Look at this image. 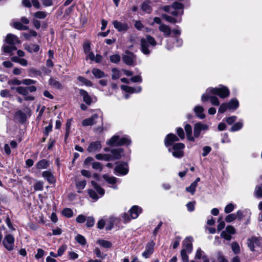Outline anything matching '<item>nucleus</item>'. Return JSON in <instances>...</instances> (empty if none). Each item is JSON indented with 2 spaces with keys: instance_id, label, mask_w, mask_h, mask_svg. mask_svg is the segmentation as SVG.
<instances>
[{
  "instance_id": "nucleus-32",
  "label": "nucleus",
  "mask_w": 262,
  "mask_h": 262,
  "mask_svg": "<svg viewBox=\"0 0 262 262\" xmlns=\"http://www.w3.org/2000/svg\"><path fill=\"white\" fill-rule=\"evenodd\" d=\"M131 143V141L129 137L127 136H123L120 137V141L119 146L126 145H128Z\"/></svg>"
},
{
  "instance_id": "nucleus-17",
  "label": "nucleus",
  "mask_w": 262,
  "mask_h": 262,
  "mask_svg": "<svg viewBox=\"0 0 262 262\" xmlns=\"http://www.w3.org/2000/svg\"><path fill=\"white\" fill-rule=\"evenodd\" d=\"M123 154V149L118 148L111 150V160L120 159Z\"/></svg>"
},
{
  "instance_id": "nucleus-2",
  "label": "nucleus",
  "mask_w": 262,
  "mask_h": 262,
  "mask_svg": "<svg viewBox=\"0 0 262 262\" xmlns=\"http://www.w3.org/2000/svg\"><path fill=\"white\" fill-rule=\"evenodd\" d=\"M157 43L155 38L147 35L140 40L141 51L145 55H149L151 52L152 48L157 45Z\"/></svg>"
},
{
  "instance_id": "nucleus-11",
  "label": "nucleus",
  "mask_w": 262,
  "mask_h": 262,
  "mask_svg": "<svg viewBox=\"0 0 262 262\" xmlns=\"http://www.w3.org/2000/svg\"><path fill=\"white\" fill-rule=\"evenodd\" d=\"M135 55L128 51H126L124 55L122 57L123 61L127 64H133L135 60Z\"/></svg>"
},
{
  "instance_id": "nucleus-1",
  "label": "nucleus",
  "mask_w": 262,
  "mask_h": 262,
  "mask_svg": "<svg viewBox=\"0 0 262 262\" xmlns=\"http://www.w3.org/2000/svg\"><path fill=\"white\" fill-rule=\"evenodd\" d=\"M247 245L249 250L257 254L262 252V237L252 236L247 239Z\"/></svg>"
},
{
  "instance_id": "nucleus-27",
  "label": "nucleus",
  "mask_w": 262,
  "mask_h": 262,
  "mask_svg": "<svg viewBox=\"0 0 262 262\" xmlns=\"http://www.w3.org/2000/svg\"><path fill=\"white\" fill-rule=\"evenodd\" d=\"M119 141L120 137L114 135L107 142V144L111 146H119Z\"/></svg>"
},
{
  "instance_id": "nucleus-52",
  "label": "nucleus",
  "mask_w": 262,
  "mask_h": 262,
  "mask_svg": "<svg viewBox=\"0 0 262 262\" xmlns=\"http://www.w3.org/2000/svg\"><path fill=\"white\" fill-rule=\"evenodd\" d=\"M196 186L195 183H192L189 187L186 188V190L190 192L191 194H193L195 191Z\"/></svg>"
},
{
  "instance_id": "nucleus-16",
  "label": "nucleus",
  "mask_w": 262,
  "mask_h": 262,
  "mask_svg": "<svg viewBox=\"0 0 262 262\" xmlns=\"http://www.w3.org/2000/svg\"><path fill=\"white\" fill-rule=\"evenodd\" d=\"M101 148L100 142L95 141L92 142L88 147V151L90 152H95L99 151Z\"/></svg>"
},
{
  "instance_id": "nucleus-5",
  "label": "nucleus",
  "mask_w": 262,
  "mask_h": 262,
  "mask_svg": "<svg viewBox=\"0 0 262 262\" xmlns=\"http://www.w3.org/2000/svg\"><path fill=\"white\" fill-rule=\"evenodd\" d=\"M209 125L201 122L196 123L193 127V135L195 138L200 136L201 132H206L209 129Z\"/></svg>"
},
{
  "instance_id": "nucleus-19",
  "label": "nucleus",
  "mask_w": 262,
  "mask_h": 262,
  "mask_svg": "<svg viewBox=\"0 0 262 262\" xmlns=\"http://www.w3.org/2000/svg\"><path fill=\"white\" fill-rule=\"evenodd\" d=\"M79 94L82 97L83 101L88 105H90L93 102V98L87 92L83 90H79Z\"/></svg>"
},
{
  "instance_id": "nucleus-6",
  "label": "nucleus",
  "mask_w": 262,
  "mask_h": 262,
  "mask_svg": "<svg viewBox=\"0 0 262 262\" xmlns=\"http://www.w3.org/2000/svg\"><path fill=\"white\" fill-rule=\"evenodd\" d=\"M214 95V94H213L208 93L207 89L206 92L202 95L201 100L202 102H204L209 100L212 105L219 106L220 105L219 100L216 97L213 96Z\"/></svg>"
},
{
  "instance_id": "nucleus-59",
  "label": "nucleus",
  "mask_w": 262,
  "mask_h": 262,
  "mask_svg": "<svg viewBox=\"0 0 262 262\" xmlns=\"http://www.w3.org/2000/svg\"><path fill=\"white\" fill-rule=\"evenodd\" d=\"M231 234L228 233L227 231L224 230L222 232L221 234V236L222 238H225L226 240L230 241L231 239Z\"/></svg>"
},
{
  "instance_id": "nucleus-13",
  "label": "nucleus",
  "mask_w": 262,
  "mask_h": 262,
  "mask_svg": "<svg viewBox=\"0 0 262 262\" xmlns=\"http://www.w3.org/2000/svg\"><path fill=\"white\" fill-rule=\"evenodd\" d=\"M192 237H187L183 241V248L182 250H184L188 253H191L192 250Z\"/></svg>"
},
{
  "instance_id": "nucleus-45",
  "label": "nucleus",
  "mask_w": 262,
  "mask_h": 262,
  "mask_svg": "<svg viewBox=\"0 0 262 262\" xmlns=\"http://www.w3.org/2000/svg\"><path fill=\"white\" fill-rule=\"evenodd\" d=\"M254 193L256 197L262 198V184L260 186H256Z\"/></svg>"
},
{
  "instance_id": "nucleus-58",
  "label": "nucleus",
  "mask_w": 262,
  "mask_h": 262,
  "mask_svg": "<svg viewBox=\"0 0 262 262\" xmlns=\"http://www.w3.org/2000/svg\"><path fill=\"white\" fill-rule=\"evenodd\" d=\"M92 166V168L96 170L101 171L102 169V166L101 163L98 162H93Z\"/></svg>"
},
{
  "instance_id": "nucleus-21",
  "label": "nucleus",
  "mask_w": 262,
  "mask_h": 262,
  "mask_svg": "<svg viewBox=\"0 0 262 262\" xmlns=\"http://www.w3.org/2000/svg\"><path fill=\"white\" fill-rule=\"evenodd\" d=\"M121 88L123 91L129 93H139L142 90V88L140 86L137 88H132L126 85H122Z\"/></svg>"
},
{
  "instance_id": "nucleus-29",
  "label": "nucleus",
  "mask_w": 262,
  "mask_h": 262,
  "mask_svg": "<svg viewBox=\"0 0 262 262\" xmlns=\"http://www.w3.org/2000/svg\"><path fill=\"white\" fill-rule=\"evenodd\" d=\"M36 168L38 169H42L47 168L49 166L48 162L45 160L43 159L39 161L36 165Z\"/></svg>"
},
{
  "instance_id": "nucleus-63",
  "label": "nucleus",
  "mask_w": 262,
  "mask_h": 262,
  "mask_svg": "<svg viewBox=\"0 0 262 262\" xmlns=\"http://www.w3.org/2000/svg\"><path fill=\"white\" fill-rule=\"evenodd\" d=\"M227 109H229L227 103H224L220 105L218 112L220 113H224Z\"/></svg>"
},
{
  "instance_id": "nucleus-28",
  "label": "nucleus",
  "mask_w": 262,
  "mask_h": 262,
  "mask_svg": "<svg viewBox=\"0 0 262 262\" xmlns=\"http://www.w3.org/2000/svg\"><path fill=\"white\" fill-rule=\"evenodd\" d=\"M228 108L231 110H235L239 106V103L236 99H232L228 103Z\"/></svg>"
},
{
  "instance_id": "nucleus-54",
  "label": "nucleus",
  "mask_w": 262,
  "mask_h": 262,
  "mask_svg": "<svg viewBox=\"0 0 262 262\" xmlns=\"http://www.w3.org/2000/svg\"><path fill=\"white\" fill-rule=\"evenodd\" d=\"M187 252L184 250H182L181 251V256L183 262H188V256L187 255Z\"/></svg>"
},
{
  "instance_id": "nucleus-64",
  "label": "nucleus",
  "mask_w": 262,
  "mask_h": 262,
  "mask_svg": "<svg viewBox=\"0 0 262 262\" xmlns=\"http://www.w3.org/2000/svg\"><path fill=\"white\" fill-rule=\"evenodd\" d=\"M88 193H89L90 197L92 199H93L95 201H96L98 199V195L94 190H93L92 189H89L88 190Z\"/></svg>"
},
{
  "instance_id": "nucleus-43",
  "label": "nucleus",
  "mask_w": 262,
  "mask_h": 262,
  "mask_svg": "<svg viewBox=\"0 0 262 262\" xmlns=\"http://www.w3.org/2000/svg\"><path fill=\"white\" fill-rule=\"evenodd\" d=\"M23 35L26 39H29L32 36H36L37 33L34 30H31L29 33H23Z\"/></svg>"
},
{
  "instance_id": "nucleus-47",
  "label": "nucleus",
  "mask_w": 262,
  "mask_h": 262,
  "mask_svg": "<svg viewBox=\"0 0 262 262\" xmlns=\"http://www.w3.org/2000/svg\"><path fill=\"white\" fill-rule=\"evenodd\" d=\"M243 124L242 122H238L235 123L231 128L230 130L231 132H235L238 130L243 127Z\"/></svg>"
},
{
  "instance_id": "nucleus-4",
  "label": "nucleus",
  "mask_w": 262,
  "mask_h": 262,
  "mask_svg": "<svg viewBox=\"0 0 262 262\" xmlns=\"http://www.w3.org/2000/svg\"><path fill=\"white\" fill-rule=\"evenodd\" d=\"M185 148L184 144L178 143L173 145L172 147H169L168 151L172 153V156L176 158H181L184 156L183 149Z\"/></svg>"
},
{
  "instance_id": "nucleus-57",
  "label": "nucleus",
  "mask_w": 262,
  "mask_h": 262,
  "mask_svg": "<svg viewBox=\"0 0 262 262\" xmlns=\"http://www.w3.org/2000/svg\"><path fill=\"white\" fill-rule=\"evenodd\" d=\"M77 242L81 245H85L86 244V240L84 236L81 235H77L75 237Z\"/></svg>"
},
{
  "instance_id": "nucleus-9",
  "label": "nucleus",
  "mask_w": 262,
  "mask_h": 262,
  "mask_svg": "<svg viewBox=\"0 0 262 262\" xmlns=\"http://www.w3.org/2000/svg\"><path fill=\"white\" fill-rule=\"evenodd\" d=\"M155 243L151 241L147 244L145 247V250L142 254L143 257L145 258H148L154 252Z\"/></svg>"
},
{
  "instance_id": "nucleus-12",
  "label": "nucleus",
  "mask_w": 262,
  "mask_h": 262,
  "mask_svg": "<svg viewBox=\"0 0 262 262\" xmlns=\"http://www.w3.org/2000/svg\"><path fill=\"white\" fill-rule=\"evenodd\" d=\"M179 138L174 134H168L164 140L165 145L168 147L171 145L174 142L178 141Z\"/></svg>"
},
{
  "instance_id": "nucleus-55",
  "label": "nucleus",
  "mask_w": 262,
  "mask_h": 262,
  "mask_svg": "<svg viewBox=\"0 0 262 262\" xmlns=\"http://www.w3.org/2000/svg\"><path fill=\"white\" fill-rule=\"evenodd\" d=\"M62 214L67 217H70L73 216V211L70 208H65L62 211Z\"/></svg>"
},
{
  "instance_id": "nucleus-18",
  "label": "nucleus",
  "mask_w": 262,
  "mask_h": 262,
  "mask_svg": "<svg viewBox=\"0 0 262 262\" xmlns=\"http://www.w3.org/2000/svg\"><path fill=\"white\" fill-rule=\"evenodd\" d=\"M98 118L97 114H94L91 117L84 119L82 122V124L83 126L94 125L96 123V120Z\"/></svg>"
},
{
  "instance_id": "nucleus-8",
  "label": "nucleus",
  "mask_w": 262,
  "mask_h": 262,
  "mask_svg": "<svg viewBox=\"0 0 262 262\" xmlns=\"http://www.w3.org/2000/svg\"><path fill=\"white\" fill-rule=\"evenodd\" d=\"M25 112L24 113L19 111L15 114V118L19 122H24L28 117L31 116V111L29 108H25Z\"/></svg>"
},
{
  "instance_id": "nucleus-10",
  "label": "nucleus",
  "mask_w": 262,
  "mask_h": 262,
  "mask_svg": "<svg viewBox=\"0 0 262 262\" xmlns=\"http://www.w3.org/2000/svg\"><path fill=\"white\" fill-rule=\"evenodd\" d=\"M128 171L127 164L125 163L118 164L115 168V173L117 175H125Z\"/></svg>"
},
{
  "instance_id": "nucleus-41",
  "label": "nucleus",
  "mask_w": 262,
  "mask_h": 262,
  "mask_svg": "<svg viewBox=\"0 0 262 262\" xmlns=\"http://www.w3.org/2000/svg\"><path fill=\"white\" fill-rule=\"evenodd\" d=\"M72 120L71 119H68L67 121L66 124V135H65V138L67 139L70 134V128L72 124Z\"/></svg>"
},
{
  "instance_id": "nucleus-23",
  "label": "nucleus",
  "mask_w": 262,
  "mask_h": 262,
  "mask_svg": "<svg viewBox=\"0 0 262 262\" xmlns=\"http://www.w3.org/2000/svg\"><path fill=\"white\" fill-rule=\"evenodd\" d=\"M184 128L188 140L194 142L195 141V139L194 135L193 136L192 134L191 126L189 124H187L185 125Z\"/></svg>"
},
{
  "instance_id": "nucleus-39",
  "label": "nucleus",
  "mask_w": 262,
  "mask_h": 262,
  "mask_svg": "<svg viewBox=\"0 0 262 262\" xmlns=\"http://www.w3.org/2000/svg\"><path fill=\"white\" fill-rule=\"evenodd\" d=\"M172 8L180 10L181 15L183 14V5L182 4L178 2L174 3L172 5Z\"/></svg>"
},
{
  "instance_id": "nucleus-48",
  "label": "nucleus",
  "mask_w": 262,
  "mask_h": 262,
  "mask_svg": "<svg viewBox=\"0 0 262 262\" xmlns=\"http://www.w3.org/2000/svg\"><path fill=\"white\" fill-rule=\"evenodd\" d=\"M16 48L15 46H4L3 47V50L4 52L10 53L13 51L16 50Z\"/></svg>"
},
{
  "instance_id": "nucleus-53",
  "label": "nucleus",
  "mask_w": 262,
  "mask_h": 262,
  "mask_svg": "<svg viewBox=\"0 0 262 262\" xmlns=\"http://www.w3.org/2000/svg\"><path fill=\"white\" fill-rule=\"evenodd\" d=\"M204 255H206L204 254V252L201 250V248H198L196 252L194 258L195 259H200L201 258H203V256Z\"/></svg>"
},
{
  "instance_id": "nucleus-15",
  "label": "nucleus",
  "mask_w": 262,
  "mask_h": 262,
  "mask_svg": "<svg viewBox=\"0 0 262 262\" xmlns=\"http://www.w3.org/2000/svg\"><path fill=\"white\" fill-rule=\"evenodd\" d=\"M103 179L108 184L112 185L111 186L114 189L118 188L116 183L117 182V179L113 176H110L108 174H103L102 176Z\"/></svg>"
},
{
  "instance_id": "nucleus-56",
  "label": "nucleus",
  "mask_w": 262,
  "mask_h": 262,
  "mask_svg": "<svg viewBox=\"0 0 262 262\" xmlns=\"http://www.w3.org/2000/svg\"><path fill=\"white\" fill-rule=\"evenodd\" d=\"M235 206L232 203L228 204L225 208V212L226 213H229L232 212L234 210Z\"/></svg>"
},
{
  "instance_id": "nucleus-44",
  "label": "nucleus",
  "mask_w": 262,
  "mask_h": 262,
  "mask_svg": "<svg viewBox=\"0 0 262 262\" xmlns=\"http://www.w3.org/2000/svg\"><path fill=\"white\" fill-rule=\"evenodd\" d=\"M77 79L79 82L82 83V84H84L88 86H91L92 85V83L90 80L84 77L79 76Z\"/></svg>"
},
{
  "instance_id": "nucleus-50",
  "label": "nucleus",
  "mask_w": 262,
  "mask_h": 262,
  "mask_svg": "<svg viewBox=\"0 0 262 262\" xmlns=\"http://www.w3.org/2000/svg\"><path fill=\"white\" fill-rule=\"evenodd\" d=\"M231 248L235 254H238L240 252L239 245L236 242H233L231 244Z\"/></svg>"
},
{
  "instance_id": "nucleus-62",
  "label": "nucleus",
  "mask_w": 262,
  "mask_h": 262,
  "mask_svg": "<svg viewBox=\"0 0 262 262\" xmlns=\"http://www.w3.org/2000/svg\"><path fill=\"white\" fill-rule=\"evenodd\" d=\"M43 183L40 181H37L34 186L35 191H40L43 189Z\"/></svg>"
},
{
  "instance_id": "nucleus-49",
  "label": "nucleus",
  "mask_w": 262,
  "mask_h": 262,
  "mask_svg": "<svg viewBox=\"0 0 262 262\" xmlns=\"http://www.w3.org/2000/svg\"><path fill=\"white\" fill-rule=\"evenodd\" d=\"M50 84L53 86V87L56 88V89H60L62 88V85L61 84L59 83V81L56 80H54V79H51L50 80Z\"/></svg>"
},
{
  "instance_id": "nucleus-33",
  "label": "nucleus",
  "mask_w": 262,
  "mask_h": 262,
  "mask_svg": "<svg viewBox=\"0 0 262 262\" xmlns=\"http://www.w3.org/2000/svg\"><path fill=\"white\" fill-rule=\"evenodd\" d=\"M95 157L99 160H104L106 161L111 160L110 154H98L96 155Z\"/></svg>"
},
{
  "instance_id": "nucleus-22",
  "label": "nucleus",
  "mask_w": 262,
  "mask_h": 262,
  "mask_svg": "<svg viewBox=\"0 0 262 262\" xmlns=\"http://www.w3.org/2000/svg\"><path fill=\"white\" fill-rule=\"evenodd\" d=\"M142 209L138 206H133L129 210L131 218L135 219L138 217L139 213L141 212Z\"/></svg>"
},
{
  "instance_id": "nucleus-35",
  "label": "nucleus",
  "mask_w": 262,
  "mask_h": 262,
  "mask_svg": "<svg viewBox=\"0 0 262 262\" xmlns=\"http://www.w3.org/2000/svg\"><path fill=\"white\" fill-rule=\"evenodd\" d=\"M142 10L147 13H150L152 11L151 6L149 2H144L142 5Z\"/></svg>"
},
{
  "instance_id": "nucleus-38",
  "label": "nucleus",
  "mask_w": 262,
  "mask_h": 262,
  "mask_svg": "<svg viewBox=\"0 0 262 262\" xmlns=\"http://www.w3.org/2000/svg\"><path fill=\"white\" fill-rule=\"evenodd\" d=\"M97 243L105 248H110L112 246V243L111 242L103 239H98L97 241Z\"/></svg>"
},
{
  "instance_id": "nucleus-7",
  "label": "nucleus",
  "mask_w": 262,
  "mask_h": 262,
  "mask_svg": "<svg viewBox=\"0 0 262 262\" xmlns=\"http://www.w3.org/2000/svg\"><path fill=\"white\" fill-rule=\"evenodd\" d=\"M15 239L11 234H7L3 241V244L5 248L8 251H12L14 247Z\"/></svg>"
},
{
  "instance_id": "nucleus-25",
  "label": "nucleus",
  "mask_w": 262,
  "mask_h": 262,
  "mask_svg": "<svg viewBox=\"0 0 262 262\" xmlns=\"http://www.w3.org/2000/svg\"><path fill=\"white\" fill-rule=\"evenodd\" d=\"M204 110V108L200 105H197L194 108V112L196 116L201 119L205 117V115L203 113Z\"/></svg>"
},
{
  "instance_id": "nucleus-36",
  "label": "nucleus",
  "mask_w": 262,
  "mask_h": 262,
  "mask_svg": "<svg viewBox=\"0 0 262 262\" xmlns=\"http://www.w3.org/2000/svg\"><path fill=\"white\" fill-rule=\"evenodd\" d=\"M93 74L94 75V76L97 78H100L102 77H104V73L103 72H102L101 70L94 68L92 70V71Z\"/></svg>"
},
{
  "instance_id": "nucleus-61",
  "label": "nucleus",
  "mask_w": 262,
  "mask_h": 262,
  "mask_svg": "<svg viewBox=\"0 0 262 262\" xmlns=\"http://www.w3.org/2000/svg\"><path fill=\"white\" fill-rule=\"evenodd\" d=\"M110 60L113 63H118L120 60V56L118 54L113 55L110 56Z\"/></svg>"
},
{
  "instance_id": "nucleus-20",
  "label": "nucleus",
  "mask_w": 262,
  "mask_h": 262,
  "mask_svg": "<svg viewBox=\"0 0 262 262\" xmlns=\"http://www.w3.org/2000/svg\"><path fill=\"white\" fill-rule=\"evenodd\" d=\"M5 41L7 43L12 45L20 43L18 38L12 34H8L6 36Z\"/></svg>"
},
{
  "instance_id": "nucleus-34",
  "label": "nucleus",
  "mask_w": 262,
  "mask_h": 262,
  "mask_svg": "<svg viewBox=\"0 0 262 262\" xmlns=\"http://www.w3.org/2000/svg\"><path fill=\"white\" fill-rule=\"evenodd\" d=\"M13 27L16 29L19 30H27L29 29V27L26 26H24L21 22L16 21L13 23Z\"/></svg>"
},
{
  "instance_id": "nucleus-37",
  "label": "nucleus",
  "mask_w": 262,
  "mask_h": 262,
  "mask_svg": "<svg viewBox=\"0 0 262 262\" xmlns=\"http://www.w3.org/2000/svg\"><path fill=\"white\" fill-rule=\"evenodd\" d=\"M162 17L163 18L165 19L167 21L172 23V24H175L176 23H179L181 21V19H179V20H177L174 18H173L172 17L168 16L166 14H163L162 15Z\"/></svg>"
},
{
  "instance_id": "nucleus-42",
  "label": "nucleus",
  "mask_w": 262,
  "mask_h": 262,
  "mask_svg": "<svg viewBox=\"0 0 262 262\" xmlns=\"http://www.w3.org/2000/svg\"><path fill=\"white\" fill-rule=\"evenodd\" d=\"M16 92L19 93V94L27 96L28 94V90L27 88L23 87V86H19L16 88Z\"/></svg>"
},
{
  "instance_id": "nucleus-30",
  "label": "nucleus",
  "mask_w": 262,
  "mask_h": 262,
  "mask_svg": "<svg viewBox=\"0 0 262 262\" xmlns=\"http://www.w3.org/2000/svg\"><path fill=\"white\" fill-rule=\"evenodd\" d=\"M25 49L27 50L28 52H36L38 51L39 49V46L34 44H31L30 45H25Z\"/></svg>"
},
{
  "instance_id": "nucleus-26",
  "label": "nucleus",
  "mask_w": 262,
  "mask_h": 262,
  "mask_svg": "<svg viewBox=\"0 0 262 262\" xmlns=\"http://www.w3.org/2000/svg\"><path fill=\"white\" fill-rule=\"evenodd\" d=\"M42 177L45 178L49 183H53L55 179L53 174L49 171H45L42 173Z\"/></svg>"
},
{
  "instance_id": "nucleus-40",
  "label": "nucleus",
  "mask_w": 262,
  "mask_h": 262,
  "mask_svg": "<svg viewBox=\"0 0 262 262\" xmlns=\"http://www.w3.org/2000/svg\"><path fill=\"white\" fill-rule=\"evenodd\" d=\"M86 185V181L84 180L78 182L76 184V188L78 189V193L81 192V190L83 189Z\"/></svg>"
},
{
  "instance_id": "nucleus-60",
  "label": "nucleus",
  "mask_w": 262,
  "mask_h": 262,
  "mask_svg": "<svg viewBox=\"0 0 262 262\" xmlns=\"http://www.w3.org/2000/svg\"><path fill=\"white\" fill-rule=\"evenodd\" d=\"M84 52L86 54L90 52L91 50V43L88 42H85L83 46Z\"/></svg>"
},
{
  "instance_id": "nucleus-31",
  "label": "nucleus",
  "mask_w": 262,
  "mask_h": 262,
  "mask_svg": "<svg viewBox=\"0 0 262 262\" xmlns=\"http://www.w3.org/2000/svg\"><path fill=\"white\" fill-rule=\"evenodd\" d=\"M91 184L92 186L95 189L97 192L101 195L103 196L104 194L105 191L104 190L101 188L98 184H97L95 182L92 181Z\"/></svg>"
},
{
  "instance_id": "nucleus-24",
  "label": "nucleus",
  "mask_w": 262,
  "mask_h": 262,
  "mask_svg": "<svg viewBox=\"0 0 262 262\" xmlns=\"http://www.w3.org/2000/svg\"><path fill=\"white\" fill-rule=\"evenodd\" d=\"M159 29L163 33L165 37H168L171 33L170 27L164 24H161L159 27Z\"/></svg>"
},
{
  "instance_id": "nucleus-51",
  "label": "nucleus",
  "mask_w": 262,
  "mask_h": 262,
  "mask_svg": "<svg viewBox=\"0 0 262 262\" xmlns=\"http://www.w3.org/2000/svg\"><path fill=\"white\" fill-rule=\"evenodd\" d=\"M34 16L37 18L43 19L47 16V14L43 11H37L34 13Z\"/></svg>"
},
{
  "instance_id": "nucleus-14",
  "label": "nucleus",
  "mask_w": 262,
  "mask_h": 262,
  "mask_svg": "<svg viewBox=\"0 0 262 262\" xmlns=\"http://www.w3.org/2000/svg\"><path fill=\"white\" fill-rule=\"evenodd\" d=\"M114 28L119 32H125L128 29V26L126 23H122L117 20L113 22Z\"/></svg>"
},
{
  "instance_id": "nucleus-3",
  "label": "nucleus",
  "mask_w": 262,
  "mask_h": 262,
  "mask_svg": "<svg viewBox=\"0 0 262 262\" xmlns=\"http://www.w3.org/2000/svg\"><path fill=\"white\" fill-rule=\"evenodd\" d=\"M207 93L218 95L221 98H225L230 95L229 89L223 85H220L217 88H209L207 89Z\"/></svg>"
},
{
  "instance_id": "nucleus-46",
  "label": "nucleus",
  "mask_w": 262,
  "mask_h": 262,
  "mask_svg": "<svg viewBox=\"0 0 262 262\" xmlns=\"http://www.w3.org/2000/svg\"><path fill=\"white\" fill-rule=\"evenodd\" d=\"M112 78L113 79H117L120 77V72L117 69L114 68L112 69Z\"/></svg>"
}]
</instances>
